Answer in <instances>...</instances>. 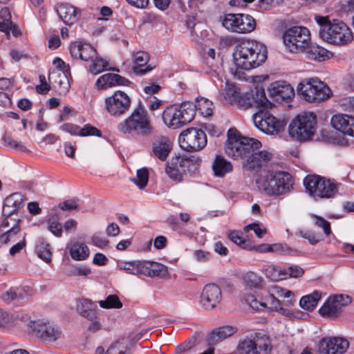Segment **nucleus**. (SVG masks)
<instances>
[{
	"label": "nucleus",
	"instance_id": "nucleus-1",
	"mask_svg": "<svg viewBox=\"0 0 354 354\" xmlns=\"http://www.w3.org/2000/svg\"><path fill=\"white\" fill-rule=\"evenodd\" d=\"M260 141L241 137L235 129H230L225 145L226 153L234 159L244 160L243 165L248 170H255L271 160L272 155L266 150H259Z\"/></svg>",
	"mask_w": 354,
	"mask_h": 354
},
{
	"label": "nucleus",
	"instance_id": "nucleus-2",
	"mask_svg": "<svg viewBox=\"0 0 354 354\" xmlns=\"http://www.w3.org/2000/svg\"><path fill=\"white\" fill-rule=\"evenodd\" d=\"M258 189L268 196L279 197L289 194L293 189L292 176L282 171H266L256 179Z\"/></svg>",
	"mask_w": 354,
	"mask_h": 354
},
{
	"label": "nucleus",
	"instance_id": "nucleus-3",
	"mask_svg": "<svg viewBox=\"0 0 354 354\" xmlns=\"http://www.w3.org/2000/svg\"><path fill=\"white\" fill-rule=\"evenodd\" d=\"M234 61L238 68L249 71L256 68L267 59L266 47L254 40L241 42L233 55Z\"/></svg>",
	"mask_w": 354,
	"mask_h": 354
},
{
	"label": "nucleus",
	"instance_id": "nucleus-4",
	"mask_svg": "<svg viewBox=\"0 0 354 354\" xmlns=\"http://www.w3.org/2000/svg\"><path fill=\"white\" fill-rule=\"evenodd\" d=\"M315 20L319 26L320 37L329 44L344 46L353 40L351 28L343 21L333 20L330 22L327 17L315 16Z\"/></svg>",
	"mask_w": 354,
	"mask_h": 354
},
{
	"label": "nucleus",
	"instance_id": "nucleus-5",
	"mask_svg": "<svg viewBox=\"0 0 354 354\" xmlns=\"http://www.w3.org/2000/svg\"><path fill=\"white\" fill-rule=\"evenodd\" d=\"M293 292L278 286L270 288L269 294L263 298V310L269 309L286 317L293 316L291 307L295 305Z\"/></svg>",
	"mask_w": 354,
	"mask_h": 354
},
{
	"label": "nucleus",
	"instance_id": "nucleus-6",
	"mask_svg": "<svg viewBox=\"0 0 354 354\" xmlns=\"http://www.w3.org/2000/svg\"><path fill=\"white\" fill-rule=\"evenodd\" d=\"M306 192L314 198H331L338 192L341 183L333 179L311 174L306 176L303 180Z\"/></svg>",
	"mask_w": 354,
	"mask_h": 354
},
{
	"label": "nucleus",
	"instance_id": "nucleus-7",
	"mask_svg": "<svg viewBox=\"0 0 354 354\" xmlns=\"http://www.w3.org/2000/svg\"><path fill=\"white\" fill-rule=\"evenodd\" d=\"M118 130L124 134L147 136L152 127L147 111L139 105L131 114L118 124Z\"/></svg>",
	"mask_w": 354,
	"mask_h": 354
},
{
	"label": "nucleus",
	"instance_id": "nucleus-8",
	"mask_svg": "<svg viewBox=\"0 0 354 354\" xmlns=\"http://www.w3.org/2000/svg\"><path fill=\"white\" fill-rule=\"evenodd\" d=\"M195 115L192 103L184 102L180 105L167 107L162 113V120L168 127L176 129L191 122Z\"/></svg>",
	"mask_w": 354,
	"mask_h": 354
},
{
	"label": "nucleus",
	"instance_id": "nucleus-9",
	"mask_svg": "<svg viewBox=\"0 0 354 354\" xmlns=\"http://www.w3.org/2000/svg\"><path fill=\"white\" fill-rule=\"evenodd\" d=\"M297 93L308 102H321L332 95L330 88L317 78L305 79L297 87Z\"/></svg>",
	"mask_w": 354,
	"mask_h": 354
},
{
	"label": "nucleus",
	"instance_id": "nucleus-10",
	"mask_svg": "<svg viewBox=\"0 0 354 354\" xmlns=\"http://www.w3.org/2000/svg\"><path fill=\"white\" fill-rule=\"evenodd\" d=\"M317 128V118L313 113L304 112L295 117L288 127L290 136L299 141L312 138Z\"/></svg>",
	"mask_w": 354,
	"mask_h": 354
},
{
	"label": "nucleus",
	"instance_id": "nucleus-11",
	"mask_svg": "<svg viewBox=\"0 0 354 354\" xmlns=\"http://www.w3.org/2000/svg\"><path fill=\"white\" fill-rule=\"evenodd\" d=\"M285 46L293 53H304L310 41V32L304 26H295L285 30L283 34Z\"/></svg>",
	"mask_w": 354,
	"mask_h": 354
},
{
	"label": "nucleus",
	"instance_id": "nucleus-12",
	"mask_svg": "<svg viewBox=\"0 0 354 354\" xmlns=\"http://www.w3.org/2000/svg\"><path fill=\"white\" fill-rule=\"evenodd\" d=\"M27 332L46 342H54L61 338L62 331L53 323L43 320L28 319L26 322Z\"/></svg>",
	"mask_w": 354,
	"mask_h": 354
},
{
	"label": "nucleus",
	"instance_id": "nucleus-13",
	"mask_svg": "<svg viewBox=\"0 0 354 354\" xmlns=\"http://www.w3.org/2000/svg\"><path fill=\"white\" fill-rule=\"evenodd\" d=\"M198 158H184L175 156L167 163L165 171L167 176L174 181L180 182L186 171H193L196 169Z\"/></svg>",
	"mask_w": 354,
	"mask_h": 354
},
{
	"label": "nucleus",
	"instance_id": "nucleus-14",
	"mask_svg": "<svg viewBox=\"0 0 354 354\" xmlns=\"http://www.w3.org/2000/svg\"><path fill=\"white\" fill-rule=\"evenodd\" d=\"M21 201V196L18 193H15L6 198L2 209L3 218L0 224L1 230L9 227H10V230H13L14 227H19L18 223L20 218L17 209Z\"/></svg>",
	"mask_w": 354,
	"mask_h": 354
},
{
	"label": "nucleus",
	"instance_id": "nucleus-15",
	"mask_svg": "<svg viewBox=\"0 0 354 354\" xmlns=\"http://www.w3.org/2000/svg\"><path fill=\"white\" fill-rule=\"evenodd\" d=\"M181 149L187 151H198L207 145V136L200 129L189 128L184 130L178 138Z\"/></svg>",
	"mask_w": 354,
	"mask_h": 354
},
{
	"label": "nucleus",
	"instance_id": "nucleus-16",
	"mask_svg": "<svg viewBox=\"0 0 354 354\" xmlns=\"http://www.w3.org/2000/svg\"><path fill=\"white\" fill-rule=\"evenodd\" d=\"M269 104L265 91L262 87H255L254 89L243 94L240 93L234 104L240 109L246 110L249 108H267Z\"/></svg>",
	"mask_w": 354,
	"mask_h": 354
},
{
	"label": "nucleus",
	"instance_id": "nucleus-17",
	"mask_svg": "<svg viewBox=\"0 0 354 354\" xmlns=\"http://www.w3.org/2000/svg\"><path fill=\"white\" fill-rule=\"evenodd\" d=\"M131 104V97L124 91L118 90L105 99V108L112 116L120 117L125 114Z\"/></svg>",
	"mask_w": 354,
	"mask_h": 354
},
{
	"label": "nucleus",
	"instance_id": "nucleus-18",
	"mask_svg": "<svg viewBox=\"0 0 354 354\" xmlns=\"http://www.w3.org/2000/svg\"><path fill=\"white\" fill-rule=\"evenodd\" d=\"M253 122L257 128L267 134L277 133L283 127L281 121L263 109L254 114Z\"/></svg>",
	"mask_w": 354,
	"mask_h": 354
},
{
	"label": "nucleus",
	"instance_id": "nucleus-19",
	"mask_svg": "<svg viewBox=\"0 0 354 354\" xmlns=\"http://www.w3.org/2000/svg\"><path fill=\"white\" fill-rule=\"evenodd\" d=\"M348 342L342 337H324L318 344L320 354H342L346 351Z\"/></svg>",
	"mask_w": 354,
	"mask_h": 354
},
{
	"label": "nucleus",
	"instance_id": "nucleus-20",
	"mask_svg": "<svg viewBox=\"0 0 354 354\" xmlns=\"http://www.w3.org/2000/svg\"><path fill=\"white\" fill-rule=\"evenodd\" d=\"M351 302V298L348 295H335L328 299L319 309V313L323 316L337 317L340 313L342 308Z\"/></svg>",
	"mask_w": 354,
	"mask_h": 354
},
{
	"label": "nucleus",
	"instance_id": "nucleus-21",
	"mask_svg": "<svg viewBox=\"0 0 354 354\" xmlns=\"http://www.w3.org/2000/svg\"><path fill=\"white\" fill-rule=\"evenodd\" d=\"M222 299L220 287L215 283L205 285L201 294V304L207 310H211L217 306Z\"/></svg>",
	"mask_w": 354,
	"mask_h": 354
},
{
	"label": "nucleus",
	"instance_id": "nucleus-22",
	"mask_svg": "<svg viewBox=\"0 0 354 354\" xmlns=\"http://www.w3.org/2000/svg\"><path fill=\"white\" fill-rule=\"evenodd\" d=\"M53 64L55 65L57 68L60 69L62 72L53 71L50 73L48 76L49 82H51L53 80L54 83H57L61 89L60 92L68 91L69 84L67 80L66 73L69 72V66L66 64L65 62L59 57L54 59Z\"/></svg>",
	"mask_w": 354,
	"mask_h": 354
},
{
	"label": "nucleus",
	"instance_id": "nucleus-23",
	"mask_svg": "<svg viewBox=\"0 0 354 354\" xmlns=\"http://www.w3.org/2000/svg\"><path fill=\"white\" fill-rule=\"evenodd\" d=\"M71 55L74 59H80L84 62L93 61L97 55L96 50L88 44L75 41L69 46Z\"/></svg>",
	"mask_w": 354,
	"mask_h": 354
},
{
	"label": "nucleus",
	"instance_id": "nucleus-24",
	"mask_svg": "<svg viewBox=\"0 0 354 354\" xmlns=\"http://www.w3.org/2000/svg\"><path fill=\"white\" fill-rule=\"evenodd\" d=\"M173 143L167 137L158 136L152 142V154L160 160L165 161L171 151Z\"/></svg>",
	"mask_w": 354,
	"mask_h": 354
},
{
	"label": "nucleus",
	"instance_id": "nucleus-25",
	"mask_svg": "<svg viewBox=\"0 0 354 354\" xmlns=\"http://www.w3.org/2000/svg\"><path fill=\"white\" fill-rule=\"evenodd\" d=\"M332 127L345 135L354 137V117L348 115L338 114L332 117Z\"/></svg>",
	"mask_w": 354,
	"mask_h": 354
},
{
	"label": "nucleus",
	"instance_id": "nucleus-26",
	"mask_svg": "<svg viewBox=\"0 0 354 354\" xmlns=\"http://www.w3.org/2000/svg\"><path fill=\"white\" fill-rule=\"evenodd\" d=\"M55 10L59 18L66 25L74 24L80 17V10L67 3L57 5Z\"/></svg>",
	"mask_w": 354,
	"mask_h": 354
},
{
	"label": "nucleus",
	"instance_id": "nucleus-27",
	"mask_svg": "<svg viewBox=\"0 0 354 354\" xmlns=\"http://www.w3.org/2000/svg\"><path fill=\"white\" fill-rule=\"evenodd\" d=\"M268 92L272 97H279L283 100L290 99L295 95L293 88L284 81H276L270 84Z\"/></svg>",
	"mask_w": 354,
	"mask_h": 354
},
{
	"label": "nucleus",
	"instance_id": "nucleus-28",
	"mask_svg": "<svg viewBox=\"0 0 354 354\" xmlns=\"http://www.w3.org/2000/svg\"><path fill=\"white\" fill-rule=\"evenodd\" d=\"M149 59L150 56L146 52L139 51L135 53V66L132 68L133 72L137 75H143L151 71L155 68V66L148 65L145 68H142L149 62Z\"/></svg>",
	"mask_w": 354,
	"mask_h": 354
},
{
	"label": "nucleus",
	"instance_id": "nucleus-29",
	"mask_svg": "<svg viewBox=\"0 0 354 354\" xmlns=\"http://www.w3.org/2000/svg\"><path fill=\"white\" fill-rule=\"evenodd\" d=\"M76 308L79 314L88 320L97 317V306L89 299H79Z\"/></svg>",
	"mask_w": 354,
	"mask_h": 354
},
{
	"label": "nucleus",
	"instance_id": "nucleus-30",
	"mask_svg": "<svg viewBox=\"0 0 354 354\" xmlns=\"http://www.w3.org/2000/svg\"><path fill=\"white\" fill-rule=\"evenodd\" d=\"M236 332L237 328L236 326L230 325L222 326L212 330L209 335V341L212 344H216L231 337Z\"/></svg>",
	"mask_w": 354,
	"mask_h": 354
},
{
	"label": "nucleus",
	"instance_id": "nucleus-31",
	"mask_svg": "<svg viewBox=\"0 0 354 354\" xmlns=\"http://www.w3.org/2000/svg\"><path fill=\"white\" fill-rule=\"evenodd\" d=\"M242 16L243 13L225 14L222 20V25L228 31L239 33L241 28L240 22L243 20Z\"/></svg>",
	"mask_w": 354,
	"mask_h": 354
},
{
	"label": "nucleus",
	"instance_id": "nucleus-32",
	"mask_svg": "<svg viewBox=\"0 0 354 354\" xmlns=\"http://www.w3.org/2000/svg\"><path fill=\"white\" fill-rule=\"evenodd\" d=\"M142 266V274L144 275L164 277L167 274V268L161 263L153 261H143Z\"/></svg>",
	"mask_w": 354,
	"mask_h": 354
},
{
	"label": "nucleus",
	"instance_id": "nucleus-33",
	"mask_svg": "<svg viewBox=\"0 0 354 354\" xmlns=\"http://www.w3.org/2000/svg\"><path fill=\"white\" fill-rule=\"evenodd\" d=\"M232 169L230 162L221 156H216L212 164V169L216 176L223 177L226 174L231 172Z\"/></svg>",
	"mask_w": 354,
	"mask_h": 354
},
{
	"label": "nucleus",
	"instance_id": "nucleus-34",
	"mask_svg": "<svg viewBox=\"0 0 354 354\" xmlns=\"http://www.w3.org/2000/svg\"><path fill=\"white\" fill-rule=\"evenodd\" d=\"M304 53L309 59L318 61L329 59L331 54L326 48L316 44L312 45L310 43Z\"/></svg>",
	"mask_w": 354,
	"mask_h": 354
},
{
	"label": "nucleus",
	"instance_id": "nucleus-35",
	"mask_svg": "<svg viewBox=\"0 0 354 354\" xmlns=\"http://www.w3.org/2000/svg\"><path fill=\"white\" fill-rule=\"evenodd\" d=\"M70 255L75 261H84L89 257L90 251L88 246L81 242H75L70 248Z\"/></svg>",
	"mask_w": 354,
	"mask_h": 354
},
{
	"label": "nucleus",
	"instance_id": "nucleus-36",
	"mask_svg": "<svg viewBox=\"0 0 354 354\" xmlns=\"http://www.w3.org/2000/svg\"><path fill=\"white\" fill-rule=\"evenodd\" d=\"M244 285L249 289H261L265 281L263 279L254 272H248L243 276Z\"/></svg>",
	"mask_w": 354,
	"mask_h": 354
},
{
	"label": "nucleus",
	"instance_id": "nucleus-37",
	"mask_svg": "<svg viewBox=\"0 0 354 354\" xmlns=\"http://www.w3.org/2000/svg\"><path fill=\"white\" fill-rule=\"evenodd\" d=\"M35 252L37 256L44 261L49 263L51 261L52 253L50 245L42 238H39L35 245Z\"/></svg>",
	"mask_w": 354,
	"mask_h": 354
},
{
	"label": "nucleus",
	"instance_id": "nucleus-38",
	"mask_svg": "<svg viewBox=\"0 0 354 354\" xmlns=\"http://www.w3.org/2000/svg\"><path fill=\"white\" fill-rule=\"evenodd\" d=\"M320 299L321 293L315 291L310 295L302 297L299 301V306L306 310H312L315 308Z\"/></svg>",
	"mask_w": 354,
	"mask_h": 354
},
{
	"label": "nucleus",
	"instance_id": "nucleus-39",
	"mask_svg": "<svg viewBox=\"0 0 354 354\" xmlns=\"http://www.w3.org/2000/svg\"><path fill=\"white\" fill-rule=\"evenodd\" d=\"M143 261H133L129 262H120L118 263L120 270H125L132 274H142L143 272Z\"/></svg>",
	"mask_w": 354,
	"mask_h": 354
},
{
	"label": "nucleus",
	"instance_id": "nucleus-40",
	"mask_svg": "<svg viewBox=\"0 0 354 354\" xmlns=\"http://www.w3.org/2000/svg\"><path fill=\"white\" fill-rule=\"evenodd\" d=\"M241 92L239 88L234 84L227 82L225 87L222 92L225 100L232 105H234L236 99L239 97Z\"/></svg>",
	"mask_w": 354,
	"mask_h": 354
},
{
	"label": "nucleus",
	"instance_id": "nucleus-41",
	"mask_svg": "<svg viewBox=\"0 0 354 354\" xmlns=\"http://www.w3.org/2000/svg\"><path fill=\"white\" fill-rule=\"evenodd\" d=\"M263 272L267 278L273 281L283 280V268L279 266L268 265L263 268Z\"/></svg>",
	"mask_w": 354,
	"mask_h": 354
},
{
	"label": "nucleus",
	"instance_id": "nucleus-42",
	"mask_svg": "<svg viewBox=\"0 0 354 354\" xmlns=\"http://www.w3.org/2000/svg\"><path fill=\"white\" fill-rule=\"evenodd\" d=\"M196 109L205 117L209 116L213 112V103L205 97L197 98Z\"/></svg>",
	"mask_w": 354,
	"mask_h": 354
},
{
	"label": "nucleus",
	"instance_id": "nucleus-43",
	"mask_svg": "<svg viewBox=\"0 0 354 354\" xmlns=\"http://www.w3.org/2000/svg\"><path fill=\"white\" fill-rule=\"evenodd\" d=\"M242 22H240L241 28L239 34L250 33L255 30L257 26L256 20L250 15L243 14Z\"/></svg>",
	"mask_w": 354,
	"mask_h": 354
},
{
	"label": "nucleus",
	"instance_id": "nucleus-44",
	"mask_svg": "<svg viewBox=\"0 0 354 354\" xmlns=\"http://www.w3.org/2000/svg\"><path fill=\"white\" fill-rule=\"evenodd\" d=\"M12 24L9 9L6 7L1 8L0 10V31L7 35L9 34Z\"/></svg>",
	"mask_w": 354,
	"mask_h": 354
},
{
	"label": "nucleus",
	"instance_id": "nucleus-45",
	"mask_svg": "<svg viewBox=\"0 0 354 354\" xmlns=\"http://www.w3.org/2000/svg\"><path fill=\"white\" fill-rule=\"evenodd\" d=\"M257 354H270L272 350V345L270 339L266 336L257 337L254 340Z\"/></svg>",
	"mask_w": 354,
	"mask_h": 354
},
{
	"label": "nucleus",
	"instance_id": "nucleus-46",
	"mask_svg": "<svg viewBox=\"0 0 354 354\" xmlns=\"http://www.w3.org/2000/svg\"><path fill=\"white\" fill-rule=\"evenodd\" d=\"M237 352L238 354H257L254 341L249 339H243L239 344Z\"/></svg>",
	"mask_w": 354,
	"mask_h": 354
},
{
	"label": "nucleus",
	"instance_id": "nucleus-47",
	"mask_svg": "<svg viewBox=\"0 0 354 354\" xmlns=\"http://www.w3.org/2000/svg\"><path fill=\"white\" fill-rule=\"evenodd\" d=\"M283 280L288 278H299L304 274V270L298 265H291L287 268H283Z\"/></svg>",
	"mask_w": 354,
	"mask_h": 354
},
{
	"label": "nucleus",
	"instance_id": "nucleus-48",
	"mask_svg": "<svg viewBox=\"0 0 354 354\" xmlns=\"http://www.w3.org/2000/svg\"><path fill=\"white\" fill-rule=\"evenodd\" d=\"M149 180L148 171L145 168L140 169L137 171L136 178H132L131 180L140 189H143L147 185Z\"/></svg>",
	"mask_w": 354,
	"mask_h": 354
},
{
	"label": "nucleus",
	"instance_id": "nucleus-49",
	"mask_svg": "<svg viewBox=\"0 0 354 354\" xmlns=\"http://www.w3.org/2000/svg\"><path fill=\"white\" fill-rule=\"evenodd\" d=\"M271 252L277 253L281 255H295L297 250L289 247L286 243H273L271 244Z\"/></svg>",
	"mask_w": 354,
	"mask_h": 354
},
{
	"label": "nucleus",
	"instance_id": "nucleus-50",
	"mask_svg": "<svg viewBox=\"0 0 354 354\" xmlns=\"http://www.w3.org/2000/svg\"><path fill=\"white\" fill-rule=\"evenodd\" d=\"M91 62H92V64L89 67V71L94 75L99 74L106 70L109 66L107 61L102 58H97V56L93 61Z\"/></svg>",
	"mask_w": 354,
	"mask_h": 354
},
{
	"label": "nucleus",
	"instance_id": "nucleus-51",
	"mask_svg": "<svg viewBox=\"0 0 354 354\" xmlns=\"http://www.w3.org/2000/svg\"><path fill=\"white\" fill-rule=\"evenodd\" d=\"M115 73H106L100 76L97 82L96 85L100 89H105L108 87L114 86Z\"/></svg>",
	"mask_w": 354,
	"mask_h": 354
},
{
	"label": "nucleus",
	"instance_id": "nucleus-52",
	"mask_svg": "<svg viewBox=\"0 0 354 354\" xmlns=\"http://www.w3.org/2000/svg\"><path fill=\"white\" fill-rule=\"evenodd\" d=\"M99 304L103 308H120L122 306L118 296L114 295L108 296L105 300L100 301Z\"/></svg>",
	"mask_w": 354,
	"mask_h": 354
},
{
	"label": "nucleus",
	"instance_id": "nucleus-53",
	"mask_svg": "<svg viewBox=\"0 0 354 354\" xmlns=\"http://www.w3.org/2000/svg\"><path fill=\"white\" fill-rule=\"evenodd\" d=\"M244 300L252 309L255 310H263V298L258 299L254 295L248 294L245 295Z\"/></svg>",
	"mask_w": 354,
	"mask_h": 354
},
{
	"label": "nucleus",
	"instance_id": "nucleus-54",
	"mask_svg": "<svg viewBox=\"0 0 354 354\" xmlns=\"http://www.w3.org/2000/svg\"><path fill=\"white\" fill-rule=\"evenodd\" d=\"M6 301L19 300L23 298L21 289L18 288H10L2 296Z\"/></svg>",
	"mask_w": 354,
	"mask_h": 354
},
{
	"label": "nucleus",
	"instance_id": "nucleus-55",
	"mask_svg": "<svg viewBox=\"0 0 354 354\" xmlns=\"http://www.w3.org/2000/svg\"><path fill=\"white\" fill-rule=\"evenodd\" d=\"M48 229L55 236L60 237L62 234V225L55 218L48 219Z\"/></svg>",
	"mask_w": 354,
	"mask_h": 354
},
{
	"label": "nucleus",
	"instance_id": "nucleus-56",
	"mask_svg": "<svg viewBox=\"0 0 354 354\" xmlns=\"http://www.w3.org/2000/svg\"><path fill=\"white\" fill-rule=\"evenodd\" d=\"M90 136L101 137L102 133L99 129L90 124H86L82 128H80V136L85 137Z\"/></svg>",
	"mask_w": 354,
	"mask_h": 354
},
{
	"label": "nucleus",
	"instance_id": "nucleus-57",
	"mask_svg": "<svg viewBox=\"0 0 354 354\" xmlns=\"http://www.w3.org/2000/svg\"><path fill=\"white\" fill-rule=\"evenodd\" d=\"M313 218L315 225L322 228L324 234L328 236L331 233L330 223L324 218L319 216L314 215Z\"/></svg>",
	"mask_w": 354,
	"mask_h": 354
},
{
	"label": "nucleus",
	"instance_id": "nucleus-58",
	"mask_svg": "<svg viewBox=\"0 0 354 354\" xmlns=\"http://www.w3.org/2000/svg\"><path fill=\"white\" fill-rule=\"evenodd\" d=\"M20 231L19 227H14L13 230H8L0 236V243L7 244L13 241L14 236Z\"/></svg>",
	"mask_w": 354,
	"mask_h": 354
},
{
	"label": "nucleus",
	"instance_id": "nucleus-59",
	"mask_svg": "<svg viewBox=\"0 0 354 354\" xmlns=\"http://www.w3.org/2000/svg\"><path fill=\"white\" fill-rule=\"evenodd\" d=\"M228 238L235 244L241 246L243 248H249L248 245L244 239L240 235L239 232L233 231L228 234Z\"/></svg>",
	"mask_w": 354,
	"mask_h": 354
},
{
	"label": "nucleus",
	"instance_id": "nucleus-60",
	"mask_svg": "<svg viewBox=\"0 0 354 354\" xmlns=\"http://www.w3.org/2000/svg\"><path fill=\"white\" fill-rule=\"evenodd\" d=\"M243 230L245 232H248L250 230H253L257 236L259 238H262L263 236L266 233V229L264 227H261L259 224L256 223H251L245 226Z\"/></svg>",
	"mask_w": 354,
	"mask_h": 354
},
{
	"label": "nucleus",
	"instance_id": "nucleus-61",
	"mask_svg": "<svg viewBox=\"0 0 354 354\" xmlns=\"http://www.w3.org/2000/svg\"><path fill=\"white\" fill-rule=\"evenodd\" d=\"M60 129L70 133L71 136H79L80 127L74 124L64 123L60 127Z\"/></svg>",
	"mask_w": 354,
	"mask_h": 354
},
{
	"label": "nucleus",
	"instance_id": "nucleus-62",
	"mask_svg": "<svg viewBox=\"0 0 354 354\" xmlns=\"http://www.w3.org/2000/svg\"><path fill=\"white\" fill-rule=\"evenodd\" d=\"M95 354H124V352L119 349L117 344L111 346L105 352L102 346H98L95 350Z\"/></svg>",
	"mask_w": 354,
	"mask_h": 354
},
{
	"label": "nucleus",
	"instance_id": "nucleus-63",
	"mask_svg": "<svg viewBox=\"0 0 354 354\" xmlns=\"http://www.w3.org/2000/svg\"><path fill=\"white\" fill-rule=\"evenodd\" d=\"M12 324V319L9 313L0 309V327H8Z\"/></svg>",
	"mask_w": 354,
	"mask_h": 354
},
{
	"label": "nucleus",
	"instance_id": "nucleus-64",
	"mask_svg": "<svg viewBox=\"0 0 354 354\" xmlns=\"http://www.w3.org/2000/svg\"><path fill=\"white\" fill-rule=\"evenodd\" d=\"M91 241L94 245L100 248H104L109 246V241L106 240L104 237L97 234H94L91 237Z\"/></svg>",
	"mask_w": 354,
	"mask_h": 354
}]
</instances>
